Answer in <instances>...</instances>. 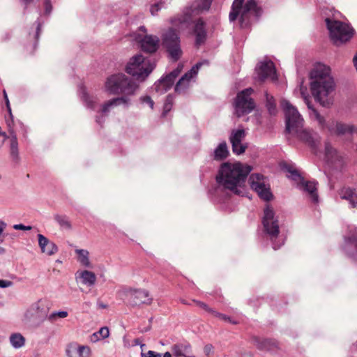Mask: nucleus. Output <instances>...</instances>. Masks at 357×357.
Returning a JSON list of instances; mask_svg holds the SVG:
<instances>
[{
  "label": "nucleus",
  "instance_id": "nucleus-1",
  "mask_svg": "<svg viewBox=\"0 0 357 357\" xmlns=\"http://www.w3.org/2000/svg\"><path fill=\"white\" fill-rule=\"evenodd\" d=\"M251 169L250 166H243L240 162L222 163L215 177L218 188L239 195L241 193L239 188L244 185Z\"/></svg>",
  "mask_w": 357,
  "mask_h": 357
},
{
  "label": "nucleus",
  "instance_id": "nucleus-2",
  "mask_svg": "<svg viewBox=\"0 0 357 357\" xmlns=\"http://www.w3.org/2000/svg\"><path fill=\"white\" fill-rule=\"evenodd\" d=\"M330 73L331 68L324 64L315 66L310 73L312 94L324 107H328L333 102L331 95L334 91L335 84Z\"/></svg>",
  "mask_w": 357,
  "mask_h": 357
},
{
  "label": "nucleus",
  "instance_id": "nucleus-3",
  "mask_svg": "<svg viewBox=\"0 0 357 357\" xmlns=\"http://www.w3.org/2000/svg\"><path fill=\"white\" fill-rule=\"evenodd\" d=\"M138 85L123 73L114 74L107 79L105 89L111 94H134Z\"/></svg>",
  "mask_w": 357,
  "mask_h": 357
},
{
  "label": "nucleus",
  "instance_id": "nucleus-4",
  "mask_svg": "<svg viewBox=\"0 0 357 357\" xmlns=\"http://www.w3.org/2000/svg\"><path fill=\"white\" fill-rule=\"evenodd\" d=\"M325 22L331 39L336 45L348 42L354 35V29L348 24L330 18H326Z\"/></svg>",
  "mask_w": 357,
  "mask_h": 357
},
{
  "label": "nucleus",
  "instance_id": "nucleus-5",
  "mask_svg": "<svg viewBox=\"0 0 357 357\" xmlns=\"http://www.w3.org/2000/svg\"><path fill=\"white\" fill-rule=\"evenodd\" d=\"M155 64L142 55L137 54L128 62L126 72L135 77L137 80L144 81L155 68Z\"/></svg>",
  "mask_w": 357,
  "mask_h": 357
},
{
  "label": "nucleus",
  "instance_id": "nucleus-6",
  "mask_svg": "<svg viewBox=\"0 0 357 357\" xmlns=\"http://www.w3.org/2000/svg\"><path fill=\"white\" fill-rule=\"evenodd\" d=\"M244 1H234L229 16L231 22H234L240 15V22L242 24L248 19L250 13H253L256 17H259L261 15V10L257 6L256 0H246L243 6Z\"/></svg>",
  "mask_w": 357,
  "mask_h": 357
},
{
  "label": "nucleus",
  "instance_id": "nucleus-7",
  "mask_svg": "<svg viewBox=\"0 0 357 357\" xmlns=\"http://www.w3.org/2000/svg\"><path fill=\"white\" fill-rule=\"evenodd\" d=\"M286 118V130L289 133H298L300 128L303 126V119L297 109L289 101L281 102Z\"/></svg>",
  "mask_w": 357,
  "mask_h": 357
},
{
  "label": "nucleus",
  "instance_id": "nucleus-8",
  "mask_svg": "<svg viewBox=\"0 0 357 357\" xmlns=\"http://www.w3.org/2000/svg\"><path fill=\"white\" fill-rule=\"evenodd\" d=\"M162 45L167 50L170 57L177 61L182 55L180 45V38L177 31L170 28L162 35Z\"/></svg>",
  "mask_w": 357,
  "mask_h": 357
},
{
  "label": "nucleus",
  "instance_id": "nucleus-9",
  "mask_svg": "<svg viewBox=\"0 0 357 357\" xmlns=\"http://www.w3.org/2000/svg\"><path fill=\"white\" fill-rule=\"evenodd\" d=\"M253 91L252 88H248L237 94L235 101V108L236 114L238 117L250 113L255 109V101L250 98Z\"/></svg>",
  "mask_w": 357,
  "mask_h": 357
},
{
  "label": "nucleus",
  "instance_id": "nucleus-10",
  "mask_svg": "<svg viewBox=\"0 0 357 357\" xmlns=\"http://www.w3.org/2000/svg\"><path fill=\"white\" fill-rule=\"evenodd\" d=\"M121 293L128 298L132 305H140L142 304L149 305L153 301L149 292L143 289L127 288L123 289Z\"/></svg>",
  "mask_w": 357,
  "mask_h": 357
},
{
  "label": "nucleus",
  "instance_id": "nucleus-11",
  "mask_svg": "<svg viewBox=\"0 0 357 357\" xmlns=\"http://www.w3.org/2000/svg\"><path fill=\"white\" fill-rule=\"evenodd\" d=\"M262 223L266 232L271 236V238H277L280 233L278 220L275 218L273 208L268 204L264 210Z\"/></svg>",
  "mask_w": 357,
  "mask_h": 357
},
{
  "label": "nucleus",
  "instance_id": "nucleus-12",
  "mask_svg": "<svg viewBox=\"0 0 357 357\" xmlns=\"http://www.w3.org/2000/svg\"><path fill=\"white\" fill-rule=\"evenodd\" d=\"M263 178L264 176L261 174H252L250 178L251 180V188L257 193L261 199L265 201H270L273 197V195L270 191V188L265 185Z\"/></svg>",
  "mask_w": 357,
  "mask_h": 357
},
{
  "label": "nucleus",
  "instance_id": "nucleus-13",
  "mask_svg": "<svg viewBox=\"0 0 357 357\" xmlns=\"http://www.w3.org/2000/svg\"><path fill=\"white\" fill-rule=\"evenodd\" d=\"M202 66V63H197L188 72L178 80L175 86V92L178 94L185 93L190 86L191 79L196 76L198 70Z\"/></svg>",
  "mask_w": 357,
  "mask_h": 357
},
{
  "label": "nucleus",
  "instance_id": "nucleus-14",
  "mask_svg": "<svg viewBox=\"0 0 357 357\" xmlns=\"http://www.w3.org/2000/svg\"><path fill=\"white\" fill-rule=\"evenodd\" d=\"M325 157L335 169H340L344 165V158L328 142L325 144Z\"/></svg>",
  "mask_w": 357,
  "mask_h": 357
},
{
  "label": "nucleus",
  "instance_id": "nucleus-15",
  "mask_svg": "<svg viewBox=\"0 0 357 357\" xmlns=\"http://www.w3.org/2000/svg\"><path fill=\"white\" fill-rule=\"evenodd\" d=\"M259 79L261 82L270 77L273 80L277 79L275 68L272 61H265L259 63L257 68Z\"/></svg>",
  "mask_w": 357,
  "mask_h": 357
},
{
  "label": "nucleus",
  "instance_id": "nucleus-16",
  "mask_svg": "<svg viewBox=\"0 0 357 357\" xmlns=\"http://www.w3.org/2000/svg\"><path fill=\"white\" fill-rule=\"evenodd\" d=\"M160 40L158 37L152 35H146L140 40L142 51L147 53H154L159 47Z\"/></svg>",
  "mask_w": 357,
  "mask_h": 357
},
{
  "label": "nucleus",
  "instance_id": "nucleus-17",
  "mask_svg": "<svg viewBox=\"0 0 357 357\" xmlns=\"http://www.w3.org/2000/svg\"><path fill=\"white\" fill-rule=\"evenodd\" d=\"M66 354L68 357H90L91 349L88 346L73 343L68 346Z\"/></svg>",
  "mask_w": 357,
  "mask_h": 357
},
{
  "label": "nucleus",
  "instance_id": "nucleus-18",
  "mask_svg": "<svg viewBox=\"0 0 357 357\" xmlns=\"http://www.w3.org/2000/svg\"><path fill=\"white\" fill-rule=\"evenodd\" d=\"M303 142L310 146L313 150H316L319 143V137L317 134H312L307 130L300 128L298 133H295Z\"/></svg>",
  "mask_w": 357,
  "mask_h": 357
},
{
  "label": "nucleus",
  "instance_id": "nucleus-19",
  "mask_svg": "<svg viewBox=\"0 0 357 357\" xmlns=\"http://www.w3.org/2000/svg\"><path fill=\"white\" fill-rule=\"evenodd\" d=\"M255 344L256 347L265 351L271 353L276 352L279 349V344L278 341L273 339H255Z\"/></svg>",
  "mask_w": 357,
  "mask_h": 357
},
{
  "label": "nucleus",
  "instance_id": "nucleus-20",
  "mask_svg": "<svg viewBox=\"0 0 357 357\" xmlns=\"http://www.w3.org/2000/svg\"><path fill=\"white\" fill-rule=\"evenodd\" d=\"M38 244L43 253H45L49 256L53 255L58 252V247L56 244L50 241L43 234L38 235Z\"/></svg>",
  "mask_w": 357,
  "mask_h": 357
},
{
  "label": "nucleus",
  "instance_id": "nucleus-21",
  "mask_svg": "<svg viewBox=\"0 0 357 357\" xmlns=\"http://www.w3.org/2000/svg\"><path fill=\"white\" fill-rule=\"evenodd\" d=\"M172 351L176 357H195L189 343L175 344L172 347Z\"/></svg>",
  "mask_w": 357,
  "mask_h": 357
},
{
  "label": "nucleus",
  "instance_id": "nucleus-22",
  "mask_svg": "<svg viewBox=\"0 0 357 357\" xmlns=\"http://www.w3.org/2000/svg\"><path fill=\"white\" fill-rule=\"evenodd\" d=\"M299 184L303 190L309 194L312 202L314 204L318 202L319 196L317 194V183L315 181H305L303 177L298 180Z\"/></svg>",
  "mask_w": 357,
  "mask_h": 357
},
{
  "label": "nucleus",
  "instance_id": "nucleus-23",
  "mask_svg": "<svg viewBox=\"0 0 357 357\" xmlns=\"http://www.w3.org/2000/svg\"><path fill=\"white\" fill-rule=\"evenodd\" d=\"M194 33L196 37V45L197 46L205 42L206 39V31L205 23L202 19L197 20L194 27Z\"/></svg>",
  "mask_w": 357,
  "mask_h": 357
},
{
  "label": "nucleus",
  "instance_id": "nucleus-24",
  "mask_svg": "<svg viewBox=\"0 0 357 357\" xmlns=\"http://www.w3.org/2000/svg\"><path fill=\"white\" fill-rule=\"evenodd\" d=\"M339 195L342 199L349 201L353 208L357 206V192L355 189L344 187L340 190Z\"/></svg>",
  "mask_w": 357,
  "mask_h": 357
},
{
  "label": "nucleus",
  "instance_id": "nucleus-25",
  "mask_svg": "<svg viewBox=\"0 0 357 357\" xmlns=\"http://www.w3.org/2000/svg\"><path fill=\"white\" fill-rule=\"evenodd\" d=\"M7 139L10 140V154L12 159L17 162L19 160L18 142L15 132L13 130L9 131Z\"/></svg>",
  "mask_w": 357,
  "mask_h": 357
},
{
  "label": "nucleus",
  "instance_id": "nucleus-26",
  "mask_svg": "<svg viewBox=\"0 0 357 357\" xmlns=\"http://www.w3.org/2000/svg\"><path fill=\"white\" fill-rule=\"evenodd\" d=\"M31 308L36 312L38 318L44 319L47 317L49 307L45 301L39 300L31 305Z\"/></svg>",
  "mask_w": 357,
  "mask_h": 357
},
{
  "label": "nucleus",
  "instance_id": "nucleus-27",
  "mask_svg": "<svg viewBox=\"0 0 357 357\" xmlns=\"http://www.w3.org/2000/svg\"><path fill=\"white\" fill-rule=\"evenodd\" d=\"M174 81L166 75L155 84V89L160 93H164L173 86Z\"/></svg>",
  "mask_w": 357,
  "mask_h": 357
},
{
  "label": "nucleus",
  "instance_id": "nucleus-28",
  "mask_svg": "<svg viewBox=\"0 0 357 357\" xmlns=\"http://www.w3.org/2000/svg\"><path fill=\"white\" fill-rule=\"evenodd\" d=\"M174 81L166 75L155 84V89L160 93H164L173 86Z\"/></svg>",
  "mask_w": 357,
  "mask_h": 357
},
{
  "label": "nucleus",
  "instance_id": "nucleus-29",
  "mask_svg": "<svg viewBox=\"0 0 357 357\" xmlns=\"http://www.w3.org/2000/svg\"><path fill=\"white\" fill-rule=\"evenodd\" d=\"M174 81L166 75L155 84V89L160 93H164L173 86Z\"/></svg>",
  "mask_w": 357,
  "mask_h": 357
},
{
  "label": "nucleus",
  "instance_id": "nucleus-30",
  "mask_svg": "<svg viewBox=\"0 0 357 357\" xmlns=\"http://www.w3.org/2000/svg\"><path fill=\"white\" fill-rule=\"evenodd\" d=\"M129 98L126 96L118 97L109 100L104 103L102 107V112L107 113L109 111L110 107L120 105L122 104L127 105L129 102Z\"/></svg>",
  "mask_w": 357,
  "mask_h": 357
},
{
  "label": "nucleus",
  "instance_id": "nucleus-31",
  "mask_svg": "<svg viewBox=\"0 0 357 357\" xmlns=\"http://www.w3.org/2000/svg\"><path fill=\"white\" fill-rule=\"evenodd\" d=\"M77 274H79V278L82 280V283L87 286H93L96 282V275L92 271L84 270L80 272L78 271Z\"/></svg>",
  "mask_w": 357,
  "mask_h": 357
},
{
  "label": "nucleus",
  "instance_id": "nucleus-32",
  "mask_svg": "<svg viewBox=\"0 0 357 357\" xmlns=\"http://www.w3.org/2000/svg\"><path fill=\"white\" fill-rule=\"evenodd\" d=\"M75 253L77 255V261L86 268H92V264L89 260V252L86 250L76 249Z\"/></svg>",
  "mask_w": 357,
  "mask_h": 357
},
{
  "label": "nucleus",
  "instance_id": "nucleus-33",
  "mask_svg": "<svg viewBox=\"0 0 357 357\" xmlns=\"http://www.w3.org/2000/svg\"><path fill=\"white\" fill-rule=\"evenodd\" d=\"M190 19V15L187 14H183L172 18L170 22L172 24V26H175L178 30H180L187 26Z\"/></svg>",
  "mask_w": 357,
  "mask_h": 357
},
{
  "label": "nucleus",
  "instance_id": "nucleus-34",
  "mask_svg": "<svg viewBox=\"0 0 357 357\" xmlns=\"http://www.w3.org/2000/svg\"><path fill=\"white\" fill-rule=\"evenodd\" d=\"M228 155L229 151L225 142L220 143L214 151V159L215 160H225Z\"/></svg>",
  "mask_w": 357,
  "mask_h": 357
},
{
  "label": "nucleus",
  "instance_id": "nucleus-35",
  "mask_svg": "<svg viewBox=\"0 0 357 357\" xmlns=\"http://www.w3.org/2000/svg\"><path fill=\"white\" fill-rule=\"evenodd\" d=\"M245 137V132L243 129L233 130L230 137L232 149H236V144L241 142Z\"/></svg>",
  "mask_w": 357,
  "mask_h": 357
},
{
  "label": "nucleus",
  "instance_id": "nucleus-36",
  "mask_svg": "<svg viewBox=\"0 0 357 357\" xmlns=\"http://www.w3.org/2000/svg\"><path fill=\"white\" fill-rule=\"evenodd\" d=\"M54 219L62 229L66 230L72 229V224L67 215L56 214L54 215Z\"/></svg>",
  "mask_w": 357,
  "mask_h": 357
},
{
  "label": "nucleus",
  "instance_id": "nucleus-37",
  "mask_svg": "<svg viewBox=\"0 0 357 357\" xmlns=\"http://www.w3.org/2000/svg\"><path fill=\"white\" fill-rule=\"evenodd\" d=\"M281 167L283 170L289 172L291 174V177L294 181H298L302 177L300 173L294 168V167L287 162H283L281 164Z\"/></svg>",
  "mask_w": 357,
  "mask_h": 357
},
{
  "label": "nucleus",
  "instance_id": "nucleus-38",
  "mask_svg": "<svg viewBox=\"0 0 357 357\" xmlns=\"http://www.w3.org/2000/svg\"><path fill=\"white\" fill-rule=\"evenodd\" d=\"M266 106L271 115H275L277 113L276 103L273 96L265 93Z\"/></svg>",
  "mask_w": 357,
  "mask_h": 357
},
{
  "label": "nucleus",
  "instance_id": "nucleus-39",
  "mask_svg": "<svg viewBox=\"0 0 357 357\" xmlns=\"http://www.w3.org/2000/svg\"><path fill=\"white\" fill-rule=\"evenodd\" d=\"M356 130V128L352 125H347L337 123L336 125V131L338 134L352 133Z\"/></svg>",
  "mask_w": 357,
  "mask_h": 357
},
{
  "label": "nucleus",
  "instance_id": "nucleus-40",
  "mask_svg": "<svg viewBox=\"0 0 357 357\" xmlns=\"http://www.w3.org/2000/svg\"><path fill=\"white\" fill-rule=\"evenodd\" d=\"M10 341L13 347L20 348L24 344L25 339L21 334L15 333L10 337Z\"/></svg>",
  "mask_w": 357,
  "mask_h": 357
},
{
  "label": "nucleus",
  "instance_id": "nucleus-41",
  "mask_svg": "<svg viewBox=\"0 0 357 357\" xmlns=\"http://www.w3.org/2000/svg\"><path fill=\"white\" fill-rule=\"evenodd\" d=\"M304 100L307 105V107L312 110V115H313L314 118L319 122L320 126H324L325 122L324 118L320 115L317 109L312 107L308 98L306 96H304Z\"/></svg>",
  "mask_w": 357,
  "mask_h": 357
},
{
  "label": "nucleus",
  "instance_id": "nucleus-42",
  "mask_svg": "<svg viewBox=\"0 0 357 357\" xmlns=\"http://www.w3.org/2000/svg\"><path fill=\"white\" fill-rule=\"evenodd\" d=\"M109 335V328L107 327H102L98 332L94 333L91 336L92 341H98L100 339H105Z\"/></svg>",
  "mask_w": 357,
  "mask_h": 357
},
{
  "label": "nucleus",
  "instance_id": "nucleus-43",
  "mask_svg": "<svg viewBox=\"0 0 357 357\" xmlns=\"http://www.w3.org/2000/svg\"><path fill=\"white\" fill-rule=\"evenodd\" d=\"M174 102V98L172 95H168L164 104L162 116H166L171 111Z\"/></svg>",
  "mask_w": 357,
  "mask_h": 357
},
{
  "label": "nucleus",
  "instance_id": "nucleus-44",
  "mask_svg": "<svg viewBox=\"0 0 357 357\" xmlns=\"http://www.w3.org/2000/svg\"><path fill=\"white\" fill-rule=\"evenodd\" d=\"M212 0H197L196 8L199 10H207L210 8Z\"/></svg>",
  "mask_w": 357,
  "mask_h": 357
},
{
  "label": "nucleus",
  "instance_id": "nucleus-45",
  "mask_svg": "<svg viewBox=\"0 0 357 357\" xmlns=\"http://www.w3.org/2000/svg\"><path fill=\"white\" fill-rule=\"evenodd\" d=\"M213 316L214 317H218L219 319L223 320V321H228L232 324H238V322L236 321H232L231 319L224 314H222V313H220L215 310H214V312H213V314H212Z\"/></svg>",
  "mask_w": 357,
  "mask_h": 357
},
{
  "label": "nucleus",
  "instance_id": "nucleus-46",
  "mask_svg": "<svg viewBox=\"0 0 357 357\" xmlns=\"http://www.w3.org/2000/svg\"><path fill=\"white\" fill-rule=\"evenodd\" d=\"M82 98L89 107L94 109L96 102L93 97L90 96L87 93L84 92L83 93Z\"/></svg>",
  "mask_w": 357,
  "mask_h": 357
},
{
  "label": "nucleus",
  "instance_id": "nucleus-47",
  "mask_svg": "<svg viewBox=\"0 0 357 357\" xmlns=\"http://www.w3.org/2000/svg\"><path fill=\"white\" fill-rule=\"evenodd\" d=\"M192 302L198 307L202 308L203 310H204L206 312L210 313V314H213V312H214L215 310H213V308L210 307L207 304H206L204 302H202V301H197V300H192Z\"/></svg>",
  "mask_w": 357,
  "mask_h": 357
},
{
  "label": "nucleus",
  "instance_id": "nucleus-48",
  "mask_svg": "<svg viewBox=\"0 0 357 357\" xmlns=\"http://www.w3.org/2000/svg\"><path fill=\"white\" fill-rule=\"evenodd\" d=\"M68 316L66 311H60L52 313L49 317L48 319L51 321H54L57 317L65 318Z\"/></svg>",
  "mask_w": 357,
  "mask_h": 357
},
{
  "label": "nucleus",
  "instance_id": "nucleus-49",
  "mask_svg": "<svg viewBox=\"0 0 357 357\" xmlns=\"http://www.w3.org/2000/svg\"><path fill=\"white\" fill-rule=\"evenodd\" d=\"M247 147L248 146L246 144H243L241 142H239L236 144V149H232V151H233L234 153H235L236 155H240V154L243 153L245 151Z\"/></svg>",
  "mask_w": 357,
  "mask_h": 357
},
{
  "label": "nucleus",
  "instance_id": "nucleus-50",
  "mask_svg": "<svg viewBox=\"0 0 357 357\" xmlns=\"http://www.w3.org/2000/svg\"><path fill=\"white\" fill-rule=\"evenodd\" d=\"M141 356L142 357H162V355H161V354L155 352L154 351L149 350L148 351H144L142 350L141 352Z\"/></svg>",
  "mask_w": 357,
  "mask_h": 357
},
{
  "label": "nucleus",
  "instance_id": "nucleus-51",
  "mask_svg": "<svg viewBox=\"0 0 357 357\" xmlns=\"http://www.w3.org/2000/svg\"><path fill=\"white\" fill-rule=\"evenodd\" d=\"M182 66H178L175 70L167 75L169 77L175 81L176 78L178 76L182 70Z\"/></svg>",
  "mask_w": 357,
  "mask_h": 357
},
{
  "label": "nucleus",
  "instance_id": "nucleus-52",
  "mask_svg": "<svg viewBox=\"0 0 357 357\" xmlns=\"http://www.w3.org/2000/svg\"><path fill=\"white\" fill-rule=\"evenodd\" d=\"M182 66H178L175 70L167 75L169 77L175 81L176 78L178 76L182 70Z\"/></svg>",
  "mask_w": 357,
  "mask_h": 357
},
{
  "label": "nucleus",
  "instance_id": "nucleus-53",
  "mask_svg": "<svg viewBox=\"0 0 357 357\" xmlns=\"http://www.w3.org/2000/svg\"><path fill=\"white\" fill-rule=\"evenodd\" d=\"M182 66H178L175 70L167 75L169 77L175 81L176 78L178 76L182 70Z\"/></svg>",
  "mask_w": 357,
  "mask_h": 357
},
{
  "label": "nucleus",
  "instance_id": "nucleus-54",
  "mask_svg": "<svg viewBox=\"0 0 357 357\" xmlns=\"http://www.w3.org/2000/svg\"><path fill=\"white\" fill-rule=\"evenodd\" d=\"M204 352L207 356H211L213 354L214 347L211 344H207L204 347Z\"/></svg>",
  "mask_w": 357,
  "mask_h": 357
},
{
  "label": "nucleus",
  "instance_id": "nucleus-55",
  "mask_svg": "<svg viewBox=\"0 0 357 357\" xmlns=\"http://www.w3.org/2000/svg\"><path fill=\"white\" fill-rule=\"evenodd\" d=\"M36 0H20V3L25 11L31 4L34 3Z\"/></svg>",
  "mask_w": 357,
  "mask_h": 357
},
{
  "label": "nucleus",
  "instance_id": "nucleus-56",
  "mask_svg": "<svg viewBox=\"0 0 357 357\" xmlns=\"http://www.w3.org/2000/svg\"><path fill=\"white\" fill-rule=\"evenodd\" d=\"M141 100L143 103L147 104L151 109L153 108L154 102L150 96H144L141 98Z\"/></svg>",
  "mask_w": 357,
  "mask_h": 357
},
{
  "label": "nucleus",
  "instance_id": "nucleus-57",
  "mask_svg": "<svg viewBox=\"0 0 357 357\" xmlns=\"http://www.w3.org/2000/svg\"><path fill=\"white\" fill-rule=\"evenodd\" d=\"M162 4V2L155 3L151 6L150 8V11L153 15H156V13L158 12V10L161 8V5Z\"/></svg>",
  "mask_w": 357,
  "mask_h": 357
},
{
  "label": "nucleus",
  "instance_id": "nucleus-58",
  "mask_svg": "<svg viewBox=\"0 0 357 357\" xmlns=\"http://www.w3.org/2000/svg\"><path fill=\"white\" fill-rule=\"evenodd\" d=\"M348 241L351 243L356 248L357 251V234H354L348 238Z\"/></svg>",
  "mask_w": 357,
  "mask_h": 357
},
{
  "label": "nucleus",
  "instance_id": "nucleus-59",
  "mask_svg": "<svg viewBox=\"0 0 357 357\" xmlns=\"http://www.w3.org/2000/svg\"><path fill=\"white\" fill-rule=\"evenodd\" d=\"M13 282L10 280H0V287L6 288L12 286Z\"/></svg>",
  "mask_w": 357,
  "mask_h": 357
},
{
  "label": "nucleus",
  "instance_id": "nucleus-60",
  "mask_svg": "<svg viewBox=\"0 0 357 357\" xmlns=\"http://www.w3.org/2000/svg\"><path fill=\"white\" fill-rule=\"evenodd\" d=\"M13 228L15 229H20V230H30L31 229V227L30 226H24V225H22V224H19V225H15L13 226Z\"/></svg>",
  "mask_w": 357,
  "mask_h": 357
},
{
  "label": "nucleus",
  "instance_id": "nucleus-61",
  "mask_svg": "<svg viewBox=\"0 0 357 357\" xmlns=\"http://www.w3.org/2000/svg\"><path fill=\"white\" fill-rule=\"evenodd\" d=\"M45 13L47 14H49L52 10V6L50 3V0H45Z\"/></svg>",
  "mask_w": 357,
  "mask_h": 357
},
{
  "label": "nucleus",
  "instance_id": "nucleus-62",
  "mask_svg": "<svg viewBox=\"0 0 357 357\" xmlns=\"http://www.w3.org/2000/svg\"><path fill=\"white\" fill-rule=\"evenodd\" d=\"M6 224L3 221H0V236L2 234V233L4 231V229H6ZM3 241V238H0V243H1Z\"/></svg>",
  "mask_w": 357,
  "mask_h": 357
},
{
  "label": "nucleus",
  "instance_id": "nucleus-63",
  "mask_svg": "<svg viewBox=\"0 0 357 357\" xmlns=\"http://www.w3.org/2000/svg\"><path fill=\"white\" fill-rule=\"evenodd\" d=\"M3 97H4V100L6 102V105L7 109H10V102H9L7 93L5 90H3Z\"/></svg>",
  "mask_w": 357,
  "mask_h": 357
},
{
  "label": "nucleus",
  "instance_id": "nucleus-64",
  "mask_svg": "<svg viewBox=\"0 0 357 357\" xmlns=\"http://www.w3.org/2000/svg\"><path fill=\"white\" fill-rule=\"evenodd\" d=\"M6 123H7V125H8V128H9V131H10V130H13V129H12V126H13V124H14V122H13V118H12V119H10V118H9V119H6Z\"/></svg>",
  "mask_w": 357,
  "mask_h": 357
}]
</instances>
